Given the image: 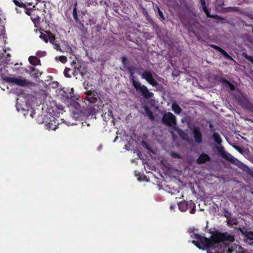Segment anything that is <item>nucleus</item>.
<instances>
[{
	"label": "nucleus",
	"instance_id": "f257e3e1",
	"mask_svg": "<svg viewBox=\"0 0 253 253\" xmlns=\"http://www.w3.org/2000/svg\"><path fill=\"white\" fill-rule=\"evenodd\" d=\"M131 83L137 92L140 93L144 98L148 99L153 96L154 93L149 91L147 86L141 84L139 81L136 80Z\"/></svg>",
	"mask_w": 253,
	"mask_h": 253
},
{
	"label": "nucleus",
	"instance_id": "f03ea898",
	"mask_svg": "<svg viewBox=\"0 0 253 253\" xmlns=\"http://www.w3.org/2000/svg\"><path fill=\"white\" fill-rule=\"evenodd\" d=\"M178 206L179 210L182 212L186 211L188 209H191L190 211L191 214H194L196 212V206L192 201L180 202L178 204Z\"/></svg>",
	"mask_w": 253,
	"mask_h": 253
},
{
	"label": "nucleus",
	"instance_id": "7ed1b4c3",
	"mask_svg": "<svg viewBox=\"0 0 253 253\" xmlns=\"http://www.w3.org/2000/svg\"><path fill=\"white\" fill-rule=\"evenodd\" d=\"M4 80L8 83H12L15 84L25 86L29 84V82L25 79H21L15 77H6Z\"/></svg>",
	"mask_w": 253,
	"mask_h": 253
},
{
	"label": "nucleus",
	"instance_id": "20e7f679",
	"mask_svg": "<svg viewBox=\"0 0 253 253\" xmlns=\"http://www.w3.org/2000/svg\"><path fill=\"white\" fill-rule=\"evenodd\" d=\"M162 122L169 126H172L176 124V118L171 112L165 113L162 117Z\"/></svg>",
	"mask_w": 253,
	"mask_h": 253
},
{
	"label": "nucleus",
	"instance_id": "39448f33",
	"mask_svg": "<svg viewBox=\"0 0 253 253\" xmlns=\"http://www.w3.org/2000/svg\"><path fill=\"white\" fill-rule=\"evenodd\" d=\"M59 125V123L57 119L54 117L51 116L46 121L45 126L47 129L54 130L57 128Z\"/></svg>",
	"mask_w": 253,
	"mask_h": 253
},
{
	"label": "nucleus",
	"instance_id": "423d86ee",
	"mask_svg": "<svg viewBox=\"0 0 253 253\" xmlns=\"http://www.w3.org/2000/svg\"><path fill=\"white\" fill-rule=\"evenodd\" d=\"M141 77L145 79L149 84L153 86H157L159 84L154 78L152 73L148 71H145L141 74Z\"/></svg>",
	"mask_w": 253,
	"mask_h": 253
},
{
	"label": "nucleus",
	"instance_id": "0eeeda50",
	"mask_svg": "<svg viewBox=\"0 0 253 253\" xmlns=\"http://www.w3.org/2000/svg\"><path fill=\"white\" fill-rule=\"evenodd\" d=\"M203 11L206 13L207 17L212 18L215 20H219L220 22L222 23H226L227 22V20L223 17H222L217 14H211L209 9L207 7L206 4L202 5Z\"/></svg>",
	"mask_w": 253,
	"mask_h": 253
},
{
	"label": "nucleus",
	"instance_id": "6e6552de",
	"mask_svg": "<svg viewBox=\"0 0 253 253\" xmlns=\"http://www.w3.org/2000/svg\"><path fill=\"white\" fill-rule=\"evenodd\" d=\"M193 133V136L195 141L197 143H201L202 142V134L200 131V129L198 126H194L191 128Z\"/></svg>",
	"mask_w": 253,
	"mask_h": 253
},
{
	"label": "nucleus",
	"instance_id": "1a4fd4ad",
	"mask_svg": "<svg viewBox=\"0 0 253 253\" xmlns=\"http://www.w3.org/2000/svg\"><path fill=\"white\" fill-rule=\"evenodd\" d=\"M87 100L91 103H95L97 100L96 92L94 90H88L85 92Z\"/></svg>",
	"mask_w": 253,
	"mask_h": 253
},
{
	"label": "nucleus",
	"instance_id": "9d476101",
	"mask_svg": "<svg viewBox=\"0 0 253 253\" xmlns=\"http://www.w3.org/2000/svg\"><path fill=\"white\" fill-rule=\"evenodd\" d=\"M235 98L243 107L249 108L250 102L243 95H238L235 96Z\"/></svg>",
	"mask_w": 253,
	"mask_h": 253
},
{
	"label": "nucleus",
	"instance_id": "9b49d317",
	"mask_svg": "<svg viewBox=\"0 0 253 253\" xmlns=\"http://www.w3.org/2000/svg\"><path fill=\"white\" fill-rule=\"evenodd\" d=\"M211 160V157L208 154L203 153L196 160V163L199 165L203 164L207 162H210Z\"/></svg>",
	"mask_w": 253,
	"mask_h": 253
},
{
	"label": "nucleus",
	"instance_id": "f8f14e48",
	"mask_svg": "<svg viewBox=\"0 0 253 253\" xmlns=\"http://www.w3.org/2000/svg\"><path fill=\"white\" fill-rule=\"evenodd\" d=\"M172 130L177 132L180 137L184 140H187L188 139V134L183 130L180 129L178 127L176 126H173L172 127Z\"/></svg>",
	"mask_w": 253,
	"mask_h": 253
},
{
	"label": "nucleus",
	"instance_id": "ddd939ff",
	"mask_svg": "<svg viewBox=\"0 0 253 253\" xmlns=\"http://www.w3.org/2000/svg\"><path fill=\"white\" fill-rule=\"evenodd\" d=\"M210 46L217 51H219L225 58L230 60L233 59L232 57H231L224 49H223L220 47L214 44H211Z\"/></svg>",
	"mask_w": 253,
	"mask_h": 253
},
{
	"label": "nucleus",
	"instance_id": "4468645a",
	"mask_svg": "<svg viewBox=\"0 0 253 253\" xmlns=\"http://www.w3.org/2000/svg\"><path fill=\"white\" fill-rule=\"evenodd\" d=\"M218 81L221 82L224 86L228 87L231 91H234L235 90V86L225 78L222 77L220 78Z\"/></svg>",
	"mask_w": 253,
	"mask_h": 253
},
{
	"label": "nucleus",
	"instance_id": "2eb2a0df",
	"mask_svg": "<svg viewBox=\"0 0 253 253\" xmlns=\"http://www.w3.org/2000/svg\"><path fill=\"white\" fill-rule=\"evenodd\" d=\"M135 70L136 68L134 66H130L127 68V70L128 71L130 75L129 79L131 83L133 82V81H136L135 77L134 76V71Z\"/></svg>",
	"mask_w": 253,
	"mask_h": 253
},
{
	"label": "nucleus",
	"instance_id": "dca6fc26",
	"mask_svg": "<svg viewBox=\"0 0 253 253\" xmlns=\"http://www.w3.org/2000/svg\"><path fill=\"white\" fill-rule=\"evenodd\" d=\"M222 158L231 162L232 164H234L235 161L237 160V159L234 158L227 152H226V153L222 156Z\"/></svg>",
	"mask_w": 253,
	"mask_h": 253
},
{
	"label": "nucleus",
	"instance_id": "f3484780",
	"mask_svg": "<svg viewBox=\"0 0 253 253\" xmlns=\"http://www.w3.org/2000/svg\"><path fill=\"white\" fill-rule=\"evenodd\" d=\"M29 61L30 64L36 66L41 64V61L39 58L35 56H31L29 57Z\"/></svg>",
	"mask_w": 253,
	"mask_h": 253
},
{
	"label": "nucleus",
	"instance_id": "a211bd4d",
	"mask_svg": "<svg viewBox=\"0 0 253 253\" xmlns=\"http://www.w3.org/2000/svg\"><path fill=\"white\" fill-rule=\"evenodd\" d=\"M142 108L144 109L146 115L148 117L149 119L152 121L153 120L154 117L152 112L150 110L149 108L146 105L143 106Z\"/></svg>",
	"mask_w": 253,
	"mask_h": 253
},
{
	"label": "nucleus",
	"instance_id": "6ab92c4d",
	"mask_svg": "<svg viewBox=\"0 0 253 253\" xmlns=\"http://www.w3.org/2000/svg\"><path fill=\"white\" fill-rule=\"evenodd\" d=\"M30 72L31 75L35 78H38L42 75V72H40L38 69L34 67L30 68Z\"/></svg>",
	"mask_w": 253,
	"mask_h": 253
},
{
	"label": "nucleus",
	"instance_id": "aec40b11",
	"mask_svg": "<svg viewBox=\"0 0 253 253\" xmlns=\"http://www.w3.org/2000/svg\"><path fill=\"white\" fill-rule=\"evenodd\" d=\"M212 137L217 144L221 145L222 139L218 133L214 132Z\"/></svg>",
	"mask_w": 253,
	"mask_h": 253
},
{
	"label": "nucleus",
	"instance_id": "412c9836",
	"mask_svg": "<svg viewBox=\"0 0 253 253\" xmlns=\"http://www.w3.org/2000/svg\"><path fill=\"white\" fill-rule=\"evenodd\" d=\"M172 109L173 112L176 114H179L181 113L182 110L180 106L176 103H173L172 104Z\"/></svg>",
	"mask_w": 253,
	"mask_h": 253
},
{
	"label": "nucleus",
	"instance_id": "4be33fe9",
	"mask_svg": "<svg viewBox=\"0 0 253 253\" xmlns=\"http://www.w3.org/2000/svg\"><path fill=\"white\" fill-rule=\"evenodd\" d=\"M226 12H241L239 7H227L225 8Z\"/></svg>",
	"mask_w": 253,
	"mask_h": 253
},
{
	"label": "nucleus",
	"instance_id": "5701e85b",
	"mask_svg": "<svg viewBox=\"0 0 253 253\" xmlns=\"http://www.w3.org/2000/svg\"><path fill=\"white\" fill-rule=\"evenodd\" d=\"M77 6V2H76L75 3V6H74V7L73 8V18L75 19V21L77 22L79 21V18L78 17Z\"/></svg>",
	"mask_w": 253,
	"mask_h": 253
},
{
	"label": "nucleus",
	"instance_id": "b1692460",
	"mask_svg": "<svg viewBox=\"0 0 253 253\" xmlns=\"http://www.w3.org/2000/svg\"><path fill=\"white\" fill-rule=\"evenodd\" d=\"M46 33L48 34V41H49L51 43L55 42L56 41L55 35L50 32L46 31Z\"/></svg>",
	"mask_w": 253,
	"mask_h": 253
},
{
	"label": "nucleus",
	"instance_id": "393cba45",
	"mask_svg": "<svg viewBox=\"0 0 253 253\" xmlns=\"http://www.w3.org/2000/svg\"><path fill=\"white\" fill-rule=\"evenodd\" d=\"M216 149L218 152V153L220 154V155L222 157L226 151H225L224 148L223 146L220 145V146H216Z\"/></svg>",
	"mask_w": 253,
	"mask_h": 253
},
{
	"label": "nucleus",
	"instance_id": "a878e982",
	"mask_svg": "<svg viewBox=\"0 0 253 253\" xmlns=\"http://www.w3.org/2000/svg\"><path fill=\"white\" fill-rule=\"evenodd\" d=\"M12 1L16 5L20 7L26 8V4L19 0H12Z\"/></svg>",
	"mask_w": 253,
	"mask_h": 253
},
{
	"label": "nucleus",
	"instance_id": "bb28decb",
	"mask_svg": "<svg viewBox=\"0 0 253 253\" xmlns=\"http://www.w3.org/2000/svg\"><path fill=\"white\" fill-rule=\"evenodd\" d=\"M78 73H79L80 74H81V75L83 77L84 75V72L82 71V67L80 66L79 67H76L75 68V71H74V75H77L78 74Z\"/></svg>",
	"mask_w": 253,
	"mask_h": 253
},
{
	"label": "nucleus",
	"instance_id": "cd10ccee",
	"mask_svg": "<svg viewBox=\"0 0 253 253\" xmlns=\"http://www.w3.org/2000/svg\"><path fill=\"white\" fill-rule=\"evenodd\" d=\"M40 38L44 41L45 42L47 43L48 42V34L46 33V34L44 33H42L41 35L40 36Z\"/></svg>",
	"mask_w": 253,
	"mask_h": 253
},
{
	"label": "nucleus",
	"instance_id": "c85d7f7f",
	"mask_svg": "<svg viewBox=\"0 0 253 253\" xmlns=\"http://www.w3.org/2000/svg\"><path fill=\"white\" fill-rule=\"evenodd\" d=\"M224 0H216V6L218 7H221L224 5Z\"/></svg>",
	"mask_w": 253,
	"mask_h": 253
},
{
	"label": "nucleus",
	"instance_id": "c756f323",
	"mask_svg": "<svg viewBox=\"0 0 253 253\" xmlns=\"http://www.w3.org/2000/svg\"><path fill=\"white\" fill-rule=\"evenodd\" d=\"M243 55L245 59L251 62L253 64V56L249 55L246 53H243Z\"/></svg>",
	"mask_w": 253,
	"mask_h": 253
},
{
	"label": "nucleus",
	"instance_id": "7c9ffc66",
	"mask_svg": "<svg viewBox=\"0 0 253 253\" xmlns=\"http://www.w3.org/2000/svg\"><path fill=\"white\" fill-rule=\"evenodd\" d=\"M246 238L248 240L252 241V242H251L250 244L252 246H253V232L250 231V233L249 234L248 236Z\"/></svg>",
	"mask_w": 253,
	"mask_h": 253
},
{
	"label": "nucleus",
	"instance_id": "2f4dec72",
	"mask_svg": "<svg viewBox=\"0 0 253 253\" xmlns=\"http://www.w3.org/2000/svg\"><path fill=\"white\" fill-rule=\"evenodd\" d=\"M239 230L241 232V234L244 236L246 238L247 237L249 234L250 233V231H247V230H244L242 228H239Z\"/></svg>",
	"mask_w": 253,
	"mask_h": 253
},
{
	"label": "nucleus",
	"instance_id": "473e14b6",
	"mask_svg": "<svg viewBox=\"0 0 253 253\" xmlns=\"http://www.w3.org/2000/svg\"><path fill=\"white\" fill-rule=\"evenodd\" d=\"M71 71V69L69 68H66L64 71V75L67 78H70L71 76L69 73Z\"/></svg>",
	"mask_w": 253,
	"mask_h": 253
},
{
	"label": "nucleus",
	"instance_id": "72a5a7b5",
	"mask_svg": "<svg viewBox=\"0 0 253 253\" xmlns=\"http://www.w3.org/2000/svg\"><path fill=\"white\" fill-rule=\"evenodd\" d=\"M241 13H242L243 14L247 16L248 17H249L250 19L253 20V14L248 12H240Z\"/></svg>",
	"mask_w": 253,
	"mask_h": 253
},
{
	"label": "nucleus",
	"instance_id": "f704fd0d",
	"mask_svg": "<svg viewBox=\"0 0 253 253\" xmlns=\"http://www.w3.org/2000/svg\"><path fill=\"white\" fill-rule=\"evenodd\" d=\"M232 213L227 211V210H225L224 211V216L227 218V219L230 218L231 217Z\"/></svg>",
	"mask_w": 253,
	"mask_h": 253
},
{
	"label": "nucleus",
	"instance_id": "c9c22d12",
	"mask_svg": "<svg viewBox=\"0 0 253 253\" xmlns=\"http://www.w3.org/2000/svg\"><path fill=\"white\" fill-rule=\"evenodd\" d=\"M59 60L63 63H66L67 61V58L66 56L62 55L59 56Z\"/></svg>",
	"mask_w": 253,
	"mask_h": 253
},
{
	"label": "nucleus",
	"instance_id": "e433bc0d",
	"mask_svg": "<svg viewBox=\"0 0 253 253\" xmlns=\"http://www.w3.org/2000/svg\"><path fill=\"white\" fill-rule=\"evenodd\" d=\"M52 44L55 46V49L57 50H59V51H62V50L61 49V47H60V45L58 43H57V41H55V42H53Z\"/></svg>",
	"mask_w": 253,
	"mask_h": 253
},
{
	"label": "nucleus",
	"instance_id": "4c0bfd02",
	"mask_svg": "<svg viewBox=\"0 0 253 253\" xmlns=\"http://www.w3.org/2000/svg\"><path fill=\"white\" fill-rule=\"evenodd\" d=\"M45 54H46V53L45 51H40V50L37 51L36 53V55L37 56H42V57L45 56Z\"/></svg>",
	"mask_w": 253,
	"mask_h": 253
},
{
	"label": "nucleus",
	"instance_id": "58836bf2",
	"mask_svg": "<svg viewBox=\"0 0 253 253\" xmlns=\"http://www.w3.org/2000/svg\"><path fill=\"white\" fill-rule=\"evenodd\" d=\"M26 9V11H25V13L28 15H31L32 14V13L33 12H34V10H32V9H27L26 7L25 8Z\"/></svg>",
	"mask_w": 253,
	"mask_h": 253
},
{
	"label": "nucleus",
	"instance_id": "ea45409f",
	"mask_svg": "<svg viewBox=\"0 0 253 253\" xmlns=\"http://www.w3.org/2000/svg\"><path fill=\"white\" fill-rule=\"evenodd\" d=\"M122 63L124 65H126L127 61V58L125 56H123L121 58Z\"/></svg>",
	"mask_w": 253,
	"mask_h": 253
},
{
	"label": "nucleus",
	"instance_id": "a19ab883",
	"mask_svg": "<svg viewBox=\"0 0 253 253\" xmlns=\"http://www.w3.org/2000/svg\"><path fill=\"white\" fill-rule=\"evenodd\" d=\"M243 24L244 25V26H245V27H251L252 28V32L253 33V25H251V24H248L247 23H246L245 22L243 21Z\"/></svg>",
	"mask_w": 253,
	"mask_h": 253
},
{
	"label": "nucleus",
	"instance_id": "79ce46f5",
	"mask_svg": "<svg viewBox=\"0 0 253 253\" xmlns=\"http://www.w3.org/2000/svg\"><path fill=\"white\" fill-rule=\"evenodd\" d=\"M159 16L163 20L165 19V17L163 14V12L161 10H159V12L158 13Z\"/></svg>",
	"mask_w": 253,
	"mask_h": 253
},
{
	"label": "nucleus",
	"instance_id": "37998d69",
	"mask_svg": "<svg viewBox=\"0 0 253 253\" xmlns=\"http://www.w3.org/2000/svg\"><path fill=\"white\" fill-rule=\"evenodd\" d=\"M170 134H171V136H172V139L173 140H175L177 138V136L173 132V131L172 130L170 132Z\"/></svg>",
	"mask_w": 253,
	"mask_h": 253
},
{
	"label": "nucleus",
	"instance_id": "c03bdc74",
	"mask_svg": "<svg viewBox=\"0 0 253 253\" xmlns=\"http://www.w3.org/2000/svg\"><path fill=\"white\" fill-rule=\"evenodd\" d=\"M194 231H195V229H194V228H190V229H189V232L190 233H193V235H192L191 236V238H192V236H193V235H194V234H195V233H194Z\"/></svg>",
	"mask_w": 253,
	"mask_h": 253
},
{
	"label": "nucleus",
	"instance_id": "a18cd8bd",
	"mask_svg": "<svg viewBox=\"0 0 253 253\" xmlns=\"http://www.w3.org/2000/svg\"><path fill=\"white\" fill-rule=\"evenodd\" d=\"M172 156L174 157V158H180V156L179 155L175 153H173L172 154Z\"/></svg>",
	"mask_w": 253,
	"mask_h": 253
},
{
	"label": "nucleus",
	"instance_id": "49530a36",
	"mask_svg": "<svg viewBox=\"0 0 253 253\" xmlns=\"http://www.w3.org/2000/svg\"><path fill=\"white\" fill-rule=\"evenodd\" d=\"M235 148L239 152L242 153V149L241 147L239 146H235Z\"/></svg>",
	"mask_w": 253,
	"mask_h": 253
},
{
	"label": "nucleus",
	"instance_id": "de8ad7c7",
	"mask_svg": "<svg viewBox=\"0 0 253 253\" xmlns=\"http://www.w3.org/2000/svg\"><path fill=\"white\" fill-rule=\"evenodd\" d=\"M155 10H157L158 11V13L159 12V10H161L159 6L158 5H155L154 7Z\"/></svg>",
	"mask_w": 253,
	"mask_h": 253
},
{
	"label": "nucleus",
	"instance_id": "09e8293b",
	"mask_svg": "<svg viewBox=\"0 0 253 253\" xmlns=\"http://www.w3.org/2000/svg\"><path fill=\"white\" fill-rule=\"evenodd\" d=\"M155 10H157L158 11V13L159 12V10H161L159 6L158 5H155L154 7Z\"/></svg>",
	"mask_w": 253,
	"mask_h": 253
},
{
	"label": "nucleus",
	"instance_id": "8fccbe9b",
	"mask_svg": "<svg viewBox=\"0 0 253 253\" xmlns=\"http://www.w3.org/2000/svg\"><path fill=\"white\" fill-rule=\"evenodd\" d=\"M226 222H227V225H229V226H231V225H232V224H233L231 222L230 220H229V219L227 220Z\"/></svg>",
	"mask_w": 253,
	"mask_h": 253
},
{
	"label": "nucleus",
	"instance_id": "3c124183",
	"mask_svg": "<svg viewBox=\"0 0 253 253\" xmlns=\"http://www.w3.org/2000/svg\"><path fill=\"white\" fill-rule=\"evenodd\" d=\"M199 1L202 5L206 4L205 0H199Z\"/></svg>",
	"mask_w": 253,
	"mask_h": 253
},
{
	"label": "nucleus",
	"instance_id": "603ef678",
	"mask_svg": "<svg viewBox=\"0 0 253 253\" xmlns=\"http://www.w3.org/2000/svg\"><path fill=\"white\" fill-rule=\"evenodd\" d=\"M108 115H109V116L112 117L113 118V114H112V112L111 111H110V110H109V111H108Z\"/></svg>",
	"mask_w": 253,
	"mask_h": 253
},
{
	"label": "nucleus",
	"instance_id": "864d4df0",
	"mask_svg": "<svg viewBox=\"0 0 253 253\" xmlns=\"http://www.w3.org/2000/svg\"><path fill=\"white\" fill-rule=\"evenodd\" d=\"M40 116L38 117V121L39 123L42 124V123H43V122L40 121V120H39L40 119Z\"/></svg>",
	"mask_w": 253,
	"mask_h": 253
},
{
	"label": "nucleus",
	"instance_id": "5fc2aeb1",
	"mask_svg": "<svg viewBox=\"0 0 253 253\" xmlns=\"http://www.w3.org/2000/svg\"><path fill=\"white\" fill-rule=\"evenodd\" d=\"M174 207H175V206H174H174L171 205V206H170V209H174Z\"/></svg>",
	"mask_w": 253,
	"mask_h": 253
},
{
	"label": "nucleus",
	"instance_id": "6e6d98bb",
	"mask_svg": "<svg viewBox=\"0 0 253 253\" xmlns=\"http://www.w3.org/2000/svg\"><path fill=\"white\" fill-rule=\"evenodd\" d=\"M36 0V4H37L39 2H41V0Z\"/></svg>",
	"mask_w": 253,
	"mask_h": 253
},
{
	"label": "nucleus",
	"instance_id": "4d7b16f0",
	"mask_svg": "<svg viewBox=\"0 0 253 253\" xmlns=\"http://www.w3.org/2000/svg\"><path fill=\"white\" fill-rule=\"evenodd\" d=\"M251 193H252V194H253V191H251Z\"/></svg>",
	"mask_w": 253,
	"mask_h": 253
},
{
	"label": "nucleus",
	"instance_id": "13d9d810",
	"mask_svg": "<svg viewBox=\"0 0 253 253\" xmlns=\"http://www.w3.org/2000/svg\"><path fill=\"white\" fill-rule=\"evenodd\" d=\"M29 5H32V3H29Z\"/></svg>",
	"mask_w": 253,
	"mask_h": 253
}]
</instances>
